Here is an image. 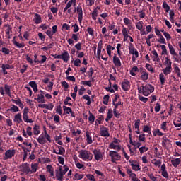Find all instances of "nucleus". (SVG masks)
I'll use <instances>...</instances> for the list:
<instances>
[{
	"instance_id": "0eeeda50",
	"label": "nucleus",
	"mask_w": 181,
	"mask_h": 181,
	"mask_svg": "<svg viewBox=\"0 0 181 181\" xmlns=\"http://www.w3.org/2000/svg\"><path fill=\"white\" fill-rule=\"evenodd\" d=\"M20 169L21 171L23 172V173H25V175H29V173H30V168L27 163L21 165L20 166Z\"/></svg>"
},
{
	"instance_id": "13d9d810",
	"label": "nucleus",
	"mask_w": 181,
	"mask_h": 181,
	"mask_svg": "<svg viewBox=\"0 0 181 181\" xmlns=\"http://www.w3.org/2000/svg\"><path fill=\"white\" fill-rule=\"evenodd\" d=\"M46 35H47V36L49 37V39H52L53 38V35H54L53 33V32L50 30H47L46 32H45Z\"/></svg>"
},
{
	"instance_id": "603ef678",
	"label": "nucleus",
	"mask_w": 181,
	"mask_h": 181,
	"mask_svg": "<svg viewBox=\"0 0 181 181\" xmlns=\"http://www.w3.org/2000/svg\"><path fill=\"white\" fill-rule=\"evenodd\" d=\"M175 73L177 74V77H180V69L177 66H175L174 67Z\"/></svg>"
},
{
	"instance_id": "f257e3e1",
	"label": "nucleus",
	"mask_w": 181,
	"mask_h": 181,
	"mask_svg": "<svg viewBox=\"0 0 181 181\" xmlns=\"http://www.w3.org/2000/svg\"><path fill=\"white\" fill-rule=\"evenodd\" d=\"M78 156L81 159L87 162L93 160V153L86 150H81Z\"/></svg>"
},
{
	"instance_id": "6e6d98bb",
	"label": "nucleus",
	"mask_w": 181,
	"mask_h": 181,
	"mask_svg": "<svg viewBox=\"0 0 181 181\" xmlns=\"http://www.w3.org/2000/svg\"><path fill=\"white\" fill-rule=\"evenodd\" d=\"M163 21H164L167 28L168 29H172V24H170V22H169V21H168V19H166L165 18H163Z\"/></svg>"
},
{
	"instance_id": "39448f33",
	"label": "nucleus",
	"mask_w": 181,
	"mask_h": 181,
	"mask_svg": "<svg viewBox=\"0 0 181 181\" xmlns=\"http://www.w3.org/2000/svg\"><path fill=\"white\" fill-rule=\"evenodd\" d=\"M15 153H16V151H15V149L7 150L4 153V160H7V159H12V158L15 156Z\"/></svg>"
},
{
	"instance_id": "3c124183",
	"label": "nucleus",
	"mask_w": 181,
	"mask_h": 181,
	"mask_svg": "<svg viewBox=\"0 0 181 181\" xmlns=\"http://www.w3.org/2000/svg\"><path fill=\"white\" fill-rule=\"evenodd\" d=\"M139 151L140 153L142 154V153H144V152H146L147 151H149V148L146 147V146H142L139 148Z\"/></svg>"
},
{
	"instance_id": "ea45409f",
	"label": "nucleus",
	"mask_w": 181,
	"mask_h": 181,
	"mask_svg": "<svg viewBox=\"0 0 181 181\" xmlns=\"http://www.w3.org/2000/svg\"><path fill=\"white\" fill-rule=\"evenodd\" d=\"M58 149L59 151L58 153H56V155H64V153L66 152V150L60 146H58Z\"/></svg>"
},
{
	"instance_id": "423d86ee",
	"label": "nucleus",
	"mask_w": 181,
	"mask_h": 181,
	"mask_svg": "<svg viewBox=\"0 0 181 181\" xmlns=\"http://www.w3.org/2000/svg\"><path fill=\"white\" fill-rule=\"evenodd\" d=\"M76 13L78 16V21L79 23H81V22H83V8L81 7V5L78 4L76 7Z\"/></svg>"
},
{
	"instance_id": "dca6fc26",
	"label": "nucleus",
	"mask_w": 181,
	"mask_h": 181,
	"mask_svg": "<svg viewBox=\"0 0 181 181\" xmlns=\"http://www.w3.org/2000/svg\"><path fill=\"white\" fill-rule=\"evenodd\" d=\"M90 80L89 81H81V84H82L83 86H88V87H91L93 86V84H91V83H94V78H93V76L91 78H90Z\"/></svg>"
},
{
	"instance_id": "e2e57ef3",
	"label": "nucleus",
	"mask_w": 181,
	"mask_h": 181,
	"mask_svg": "<svg viewBox=\"0 0 181 181\" xmlns=\"http://www.w3.org/2000/svg\"><path fill=\"white\" fill-rule=\"evenodd\" d=\"M149 131H152V129H151V127L148 125H144L143 127V132H149Z\"/></svg>"
},
{
	"instance_id": "6e6552de",
	"label": "nucleus",
	"mask_w": 181,
	"mask_h": 181,
	"mask_svg": "<svg viewBox=\"0 0 181 181\" xmlns=\"http://www.w3.org/2000/svg\"><path fill=\"white\" fill-rule=\"evenodd\" d=\"M171 142L172 141L169 140L168 137L164 136L161 145L163 148H169L170 146H172Z\"/></svg>"
},
{
	"instance_id": "338daca9",
	"label": "nucleus",
	"mask_w": 181,
	"mask_h": 181,
	"mask_svg": "<svg viewBox=\"0 0 181 181\" xmlns=\"http://www.w3.org/2000/svg\"><path fill=\"white\" fill-rule=\"evenodd\" d=\"M87 179H88L90 181H95V178L94 177V175H91V174H88L86 175Z\"/></svg>"
},
{
	"instance_id": "a211bd4d",
	"label": "nucleus",
	"mask_w": 181,
	"mask_h": 181,
	"mask_svg": "<svg viewBox=\"0 0 181 181\" xmlns=\"http://www.w3.org/2000/svg\"><path fill=\"white\" fill-rule=\"evenodd\" d=\"M61 59H62L64 62H69V60H70V54L67 51H65L64 53L62 54Z\"/></svg>"
},
{
	"instance_id": "052dcab7",
	"label": "nucleus",
	"mask_w": 181,
	"mask_h": 181,
	"mask_svg": "<svg viewBox=\"0 0 181 181\" xmlns=\"http://www.w3.org/2000/svg\"><path fill=\"white\" fill-rule=\"evenodd\" d=\"M160 108H162V106L160 105V104L157 103L154 108L156 112H159V111H160Z\"/></svg>"
},
{
	"instance_id": "0e129e2a",
	"label": "nucleus",
	"mask_w": 181,
	"mask_h": 181,
	"mask_svg": "<svg viewBox=\"0 0 181 181\" xmlns=\"http://www.w3.org/2000/svg\"><path fill=\"white\" fill-rule=\"evenodd\" d=\"M140 125H141V120H139V119L135 120L134 128L136 129H139Z\"/></svg>"
},
{
	"instance_id": "864d4df0",
	"label": "nucleus",
	"mask_w": 181,
	"mask_h": 181,
	"mask_svg": "<svg viewBox=\"0 0 181 181\" xmlns=\"http://www.w3.org/2000/svg\"><path fill=\"white\" fill-rule=\"evenodd\" d=\"M1 69H4L5 70H11V69H12V66L9 65V64H3L1 65Z\"/></svg>"
},
{
	"instance_id": "20e7f679",
	"label": "nucleus",
	"mask_w": 181,
	"mask_h": 181,
	"mask_svg": "<svg viewBox=\"0 0 181 181\" xmlns=\"http://www.w3.org/2000/svg\"><path fill=\"white\" fill-rule=\"evenodd\" d=\"M29 107H25L23 112V119L24 122H29V124H32L33 120L32 119H29Z\"/></svg>"
},
{
	"instance_id": "2f4dec72",
	"label": "nucleus",
	"mask_w": 181,
	"mask_h": 181,
	"mask_svg": "<svg viewBox=\"0 0 181 181\" xmlns=\"http://www.w3.org/2000/svg\"><path fill=\"white\" fill-rule=\"evenodd\" d=\"M62 108H63V110H64V111L66 115H69V114H71V112H73V110L71 109V107H67V106H66V105H64V106L62 107Z\"/></svg>"
},
{
	"instance_id": "9d476101",
	"label": "nucleus",
	"mask_w": 181,
	"mask_h": 181,
	"mask_svg": "<svg viewBox=\"0 0 181 181\" xmlns=\"http://www.w3.org/2000/svg\"><path fill=\"white\" fill-rule=\"evenodd\" d=\"M93 153L95 156V160H100V159H103V153L100 150L95 149L93 151Z\"/></svg>"
},
{
	"instance_id": "09e8293b",
	"label": "nucleus",
	"mask_w": 181,
	"mask_h": 181,
	"mask_svg": "<svg viewBox=\"0 0 181 181\" xmlns=\"http://www.w3.org/2000/svg\"><path fill=\"white\" fill-rule=\"evenodd\" d=\"M146 69H147L148 71H151V73H155V69L149 64H146Z\"/></svg>"
},
{
	"instance_id": "412c9836",
	"label": "nucleus",
	"mask_w": 181,
	"mask_h": 181,
	"mask_svg": "<svg viewBox=\"0 0 181 181\" xmlns=\"http://www.w3.org/2000/svg\"><path fill=\"white\" fill-rule=\"evenodd\" d=\"M11 88H12V86L8 84L4 85V90L6 91V93L7 94V95H8V97L13 98V96H12V95L11 94Z\"/></svg>"
},
{
	"instance_id": "9b49d317",
	"label": "nucleus",
	"mask_w": 181,
	"mask_h": 181,
	"mask_svg": "<svg viewBox=\"0 0 181 181\" xmlns=\"http://www.w3.org/2000/svg\"><path fill=\"white\" fill-rule=\"evenodd\" d=\"M110 129L107 127H103L100 129V136L108 137L110 136Z\"/></svg>"
},
{
	"instance_id": "393cba45",
	"label": "nucleus",
	"mask_w": 181,
	"mask_h": 181,
	"mask_svg": "<svg viewBox=\"0 0 181 181\" xmlns=\"http://www.w3.org/2000/svg\"><path fill=\"white\" fill-rule=\"evenodd\" d=\"M34 22L36 25H39V23H42V17L38 13L35 15Z\"/></svg>"
},
{
	"instance_id": "7c9ffc66",
	"label": "nucleus",
	"mask_w": 181,
	"mask_h": 181,
	"mask_svg": "<svg viewBox=\"0 0 181 181\" xmlns=\"http://www.w3.org/2000/svg\"><path fill=\"white\" fill-rule=\"evenodd\" d=\"M130 166H132V168L133 170H135L136 172H138V170H141V165L139 164H130Z\"/></svg>"
},
{
	"instance_id": "49530a36",
	"label": "nucleus",
	"mask_w": 181,
	"mask_h": 181,
	"mask_svg": "<svg viewBox=\"0 0 181 181\" xmlns=\"http://www.w3.org/2000/svg\"><path fill=\"white\" fill-rule=\"evenodd\" d=\"M33 130H34V135H39L40 134V130H39V126H37V124H35L33 127Z\"/></svg>"
},
{
	"instance_id": "f03ea898",
	"label": "nucleus",
	"mask_w": 181,
	"mask_h": 181,
	"mask_svg": "<svg viewBox=\"0 0 181 181\" xmlns=\"http://www.w3.org/2000/svg\"><path fill=\"white\" fill-rule=\"evenodd\" d=\"M142 94L145 97H148L149 94H152L155 91V87L151 84L142 85Z\"/></svg>"
},
{
	"instance_id": "5701e85b",
	"label": "nucleus",
	"mask_w": 181,
	"mask_h": 181,
	"mask_svg": "<svg viewBox=\"0 0 181 181\" xmlns=\"http://www.w3.org/2000/svg\"><path fill=\"white\" fill-rule=\"evenodd\" d=\"M13 43L18 49H23V47H25V44L19 43L18 41L15 40V37H13Z\"/></svg>"
},
{
	"instance_id": "4468645a",
	"label": "nucleus",
	"mask_w": 181,
	"mask_h": 181,
	"mask_svg": "<svg viewBox=\"0 0 181 181\" xmlns=\"http://www.w3.org/2000/svg\"><path fill=\"white\" fill-rule=\"evenodd\" d=\"M172 62H170L168 66H167L163 70V73L165 76H168V74H170L172 73Z\"/></svg>"
},
{
	"instance_id": "aec40b11",
	"label": "nucleus",
	"mask_w": 181,
	"mask_h": 181,
	"mask_svg": "<svg viewBox=\"0 0 181 181\" xmlns=\"http://www.w3.org/2000/svg\"><path fill=\"white\" fill-rule=\"evenodd\" d=\"M12 103L14 104H16V105H18L20 108H23V103L21 100V98H18L17 100L11 99Z\"/></svg>"
},
{
	"instance_id": "72a5a7b5",
	"label": "nucleus",
	"mask_w": 181,
	"mask_h": 181,
	"mask_svg": "<svg viewBox=\"0 0 181 181\" xmlns=\"http://www.w3.org/2000/svg\"><path fill=\"white\" fill-rule=\"evenodd\" d=\"M69 101H71V98H70V96H67L64 100V105H69V107H72L73 104H71V103H69Z\"/></svg>"
},
{
	"instance_id": "680f3d73",
	"label": "nucleus",
	"mask_w": 181,
	"mask_h": 181,
	"mask_svg": "<svg viewBox=\"0 0 181 181\" xmlns=\"http://www.w3.org/2000/svg\"><path fill=\"white\" fill-rule=\"evenodd\" d=\"M29 86H30V87L33 88V90L34 88H36V87H37V84L36 83V81H30Z\"/></svg>"
},
{
	"instance_id": "79ce46f5",
	"label": "nucleus",
	"mask_w": 181,
	"mask_h": 181,
	"mask_svg": "<svg viewBox=\"0 0 181 181\" xmlns=\"http://www.w3.org/2000/svg\"><path fill=\"white\" fill-rule=\"evenodd\" d=\"M88 121L90 122V124H93L94 121H95V117L93 113L89 112V117H88Z\"/></svg>"
},
{
	"instance_id": "ddd939ff",
	"label": "nucleus",
	"mask_w": 181,
	"mask_h": 181,
	"mask_svg": "<svg viewBox=\"0 0 181 181\" xmlns=\"http://www.w3.org/2000/svg\"><path fill=\"white\" fill-rule=\"evenodd\" d=\"M75 42H78L79 38H78V34H72V39L69 38L67 40V42L69 45H74V41Z\"/></svg>"
},
{
	"instance_id": "1a4fd4ad",
	"label": "nucleus",
	"mask_w": 181,
	"mask_h": 181,
	"mask_svg": "<svg viewBox=\"0 0 181 181\" xmlns=\"http://www.w3.org/2000/svg\"><path fill=\"white\" fill-rule=\"evenodd\" d=\"M113 64H115V67H117V69H119V67H121L122 66L121 59H119V57H117V54H114Z\"/></svg>"
},
{
	"instance_id": "f8f14e48",
	"label": "nucleus",
	"mask_w": 181,
	"mask_h": 181,
	"mask_svg": "<svg viewBox=\"0 0 181 181\" xmlns=\"http://www.w3.org/2000/svg\"><path fill=\"white\" fill-rule=\"evenodd\" d=\"M129 81L128 79H124V81L122 83V88L124 91H128L130 88Z\"/></svg>"
},
{
	"instance_id": "cd10ccee",
	"label": "nucleus",
	"mask_w": 181,
	"mask_h": 181,
	"mask_svg": "<svg viewBox=\"0 0 181 181\" xmlns=\"http://www.w3.org/2000/svg\"><path fill=\"white\" fill-rule=\"evenodd\" d=\"M109 148L110 149H117V151L119 152V151H121V146L115 145L114 143H110V144L109 145Z\"/></svg>"
},
{
	"instance_id": "69168bd1",
	"label": "nucleus",
	"mask_w": 181,
	"mask_h": 181,
	"mask_svg": "<svg viewBox=\"0 0 181 181\" xmlns=\"http://www.w3.org/2000/svg\"><path fill=\"white\" fill-rule=\"evenodd\" d=\"M87 32L90 36H94V30L90 27H88Z\"/></svg>"
},
{
	"instance_id": "8fccbe9b",
	"label": "nucleus",
	"mask_w": 181,
	"mask_h": 181,
	"mask_svg": "<svg viewBox=\"0 0 181 181\" xmlns=\"http://www.w3.org/2000/svg\"><path fill=\"white\" fill-rule=\"evenodd\" d=\"M145 134L144 133H140L139 136V141L140 142H145Z\"/></svg>"
},
{
	"instance_id": "f704fd0d",
	"label": "nucleus",
	"mask_w": 181,
	"mask_h": 181,
	"mask_svg": "<svg viewBox=\"0 0 181 181\" xmlns=\"http://www.w3.org/2000/svg\"><path fill=\"white\" fill-rule=\"evenodd\" d=\"M92 19L93 21H97V16H98V10L97 8H95L93 12L91 13Z\"/></svg>"
},
{
	"instance_id": "4d7b16f0",
	"label": "nucleus",
	"mask_w": 181,
	"mask_h": 181,
	"mask_svg": "<svg viewBox=\"0 0 181 181\" xmlns=\"http://www.w3.org/2000/svg\"><path fill=\"white\" fill-rule=\"evenodd\" d=\"M1 52H2L4 54H9V53H11V50L6 47H2Z\"/></svg>"
},
{
	"instance_id": "c85d7f7f",
	"label": "nucleus",
	"mask_w": 181,
	"mask_h": 181,
	"mask_svg": "<svg viewBox=\"0 0 181 181\" xmlns=\"http://www.w3.org/2000/svg\"><path fill=\"white\" fill-rule=\"evenodd\" d=\"M168 47H169L170 53V54H172V56L177 55V54L176 53V51L175 50V48L173 47V46L171 45L170 43L168 44Z\"/></svg>"
},
{
	"instance_id": "7ed1b4c3",
	"label": "nucleus",
	"mask_w": 181,
	"mask_h": 181,
	"mask_svg": "<svg viewBox=\"0 0 181 181\" xmlns=\"http://www.w3.org/2000/svg\"><path fill=\"white\" fill-rule=\"evenodd\" d=\"M109 156H110L111 162H112V163H117V161L121 160V155L115 151H110Z\"/></svg>"
},
{
	"instance_id": "c9c22d12",
	"label": "nucleus",
	"mask_w": 181,
	"mask_h": 181,
	"mask_svg": "<svg viewBox=\"0 0 181 181\" xmlns=\"http://www.w3.org/2000/svg\"><path fill=\"white\" fill-rule=\"evenodd\" d=\"M8 111H11L12 112H18V111H19V107L15 105H11V107L8 109Z\"/></svg>"
},
{
	"instance_id": "37998d69",
	"label": "nucleus",
	"mask_w": 181,
	"mask_h": 181,
	"mask_svg": "<svg viewBox=\"0 0 181 181\" xmlns=\"http://www.w3.org/2000/svg\"><path fill=\"white\" fill-rule=\"evenodd\" d=\"M163 9L165 10V12H169V11H170V6H169V5L168 4V3L166 1H164L163 3Z\"/></svg>"
},
{
	"instance_id": "6ab92c4d",
	"label": "nucleus",
	"mask_w": 181,
	"mask_h": 181,
	"mask_svg": "<svg viewBox=\"0 0 181 181\" xmlns=\"http://www.w3.org/2000/svg\"><path fill=\"white\" fill-rule=\"evenodd\" d=\"M86 141L88 145H91V144H93V137L91 136V132L88 131L86 132Z\"/></svg>"
},
{
	"instance_id": "5fc2aeb1",
	"label": "nucleus",
	"mask_w": 181,
	"mask_h": 181,
	"mask_svg": "<svg viewBox=\"0 0 181 181\" xmlns=\"http://www.w3.org/2000/svg\"><path fill=\"white\" fill-rule=\"evenodd\" d=\"M56 113L59 114V115H62V105H59L56 107Z\"/></svg>"
},
{
	"instance_id": "c756f323",
	"label": "nucleus",
	"mask_w": 181,
	"mask_h": 181,
	"mask_svg": "<svg viewBox=\"0 0 181 181\" xmlns=\"http://www.w3.org/2000/svg\"><path fill=\"white\" fill-rule=\"evenodd\" d=\"M64 175L62 173H59V170H57L56 171V177H57V180H59V181H63V177Z\"/></svg>"
},
{
	"instance_id": "a18cd8bd",
	"label": "nucleus",
	"mask_w": 181,
	"mask_h": 181,
	"mask_svg": "<svg viewBox=\"0 0 181 181\" xmlns=\"http://www.w3.org/2000/svg\"><path fill=\"white\" fill-rule=\"evenodd\" d=\"M159 39L157 40V41L159 42V43H161L163 45H166V40H165V37H163V35H160L159 36Z\"/></svg>"
},
{
	"instance_id": "774afa93",
	"label": "nucleus",
	"mask_w": 181,
	"mask_h": 181,
	"mask_svg": "<svg viewBox=\"0 0 181 181\" xmlns=\"http://www.w3.org/2000/svg\"><path fill=\"white\" fill-rule=\"evenodd\" d=\"M139 100L140 101H142L143 103H148V98H145V97H144V96L139 95Z\"/></svg>"
},
{
	"instance_id": "a19ab883",
	"label": "nucleus",
	"mask_w": 181,
	"mask_h": 181,
	"mask_svg": "<svg viewBox=\"0 0 181 181\" xmlns=\"http://www.w3.org/2000/svg\"><path fill=\"white\" fill-rule=\"evenodd\" d=\"M37 142L40 144V145H45L46 144V139L43 136H39L37 139Z\"/></svg>"
},
{
	"instance_id": "bf43d9fd",
	"label": "nucleus",
	"mask_w": 181,
	"mask_h": 181,
	"mask_svg": "<svg viewBox=\"0 0 181 181\" xmlns=\"http://www.w3.org/2000/svg\"><path fill=\"white\" fill-rule=\"evenodd\" d=\"M72 28H74V33H77L78 30H80V27H78V25L77 23H75L72 25Z\"/></svg>"
},
{
	"instance_id": "de8ad7c7",
	"label": "nucleus",
	"mask_w": 181,
	"mask_h": 181,
	"mask_svg": "<svg viewBox=\"0 0 181 181\" xmlns=\"http://www.w3.org/2000/svg\"><path fill=\"white\" fill-rule=\"evenodd\" d=\"M113 114L115 118H119V117H121V113H119V111H118L116 108L113 109Z\"/></svg>"
},
{
	"instance_id": "4c0bfd02",
	"label": "nucleus",
	"mask_w": 181,
	"mask_h": 181,
	"mask_svg": "<svg viewBox=\"0 0 181 181\" xmlns=\"http://www.w3.org/2000/svg\"><path fill=\"white\" fill-rule=\"evenodd\" d=\"M141 78V80L145 81L149 78V74H148L147 72L143 71Z\"/></svg>"
},
{
	"instance_id": "58836bf2",
	"label": "nucleus",
	"mask_w": 181,
	"mask_h": 181,
	"mask_svg": "<svg viewBox=\"0 0 181 181\" xmlns=\"http://www.w3.org/2000/svg\"><path fill=\"white\" fill-rule=\"evenodd\" d=\"M136 28L138 29V30H142V28H144V22L139 21L136 23Z\"/></svg>"
},
{
	"instance_id": "bb28decb",
	"label": "nucleus",
	"mask_w": 181,
	"mask_h": 181,
	"mask_svg": "<svg viewBox=\"0 0 181 181\" xmlns=\"http://www.w3.org/2000/svg\"><path fill=\"white\" fill-rule=\"evenodd\" d=\"M129 54L134 55L135 57H139V52H138V50L135 48H133L132 49H129Z\"/></svg>"
},
{
	"instance_id": "a878e982",
	"label": "nucleus",
	"mask_w": 181,
	"mask_h": 181,
	"mask_svg": "<svg viewBox=\"0 0 181 181\" xmlns=\"http://www.w3.org/2000/svg\"><path fill=\"white\" fill-rule=\"evenodd\" d=\"M180 158H175L171 160V163L174 168H177V165H180Z\"/></svg>"
},
{
	"instance_id": "e433bc0d",
	"label": "nucleus",
	"mask_w": 181,
	"mask_h": 181,
	"mask_svg": "<svg viewBox=\"0 0 181 181\" xmlns=\"http://www.w3.org/2000/svg\"><path fill=\"white\" fill-rule=\"evenodd\" d=\"M159 80L160 81L161 86H165V75L163 73L159 74Z\"/></svg>"
},
{
	"instance_id": "2eb2a0df",
	"label": "nucleus",
	"mask_w": 181,
	"mask_h": 181,
	"mask_svg": "<svg viewBox=\"0 0 181 181\" xmlns=\"http://www.w3.org/2000/svg\"><path fill=\"white\" fill-rule=\"evenodd\" d=\"M35 100L41 104H45V103H46V100H45V95L43 94H38L37 98H35Z\"/></svg>"
},
{
	"instance_id": "473e14b6",
	"label": "nucleus",
	"mask_w": 181,
	"mask_h": 181,
	"mask_svg": "<svg viewBox=\"0 0 181 181\" xmlns=\"http://www.w3.org/2000/svg\"><path fill=\"white\" fill-rule=\"evenodd\" d=\"M84 177V175L76 173L74 176V180H81Z\"/></svg>"
},
{
	"instance_id": "f3484780",
	"label": "nucleus",
	"mask_w": 181,
	"mask_h": 181,
	"mask_svg": "<svg viewBox=\"0 0 181 181\" xmlns=\"http://www.w3.org/2000/svg\"><path fill=\"white\" fill-rule=\"evenodd\" d=\"M13 121L14 122H18V124H21V122H23V120L22 119V114L18 113L15 115Z\"/></svg>"
},
{
	"instance_id": "b1692460",
	"label": "nucleus",
	"mask_w": 181,
	"mask_h": 181,
	"mask_svg": "<svg viewBox=\"0 0 181 181\" xmlns=\"http://www.w3.org/2000/svg\"><path fill=\"white\" fill-rule=\"evenodd\" d=\"M38 168H39V164L32 163L31 164V170L30 171V173H36Z\"/></svg>"
},
{
	"instance_id": "c03bdc74",
	"label": "nucleus",
	"mask_w": 181,
	"mask_h": 181,
	"mask_svg": "<svg viewBox=\"0 0 181 181\" xmlns=\"http://www.w3.org/2000/svg\"><path fill=\"white\" fill-rule=\"evenodd\" d=\"M103 103L105 105H108V101H110V95H105L104 97H103Z\"/></svg>"
},
{
	"instance_id": "4be33fe9",
	"label": "nucleus",
	"mask_w": 181,
	"mask_h": 181,
	"mask_svg": "<svg viewBox=\"0 0 181 181\" xmlns=\"http://www.w3.org/2000/svg\"><path fill=\"white\" fill-rule=\"evenodd\" d=\"M122 35L124 36V42H127L128 40V37H129V35H128V30H127V28L124 27L122 30Z\"/></svg>"
}]
</instances>
